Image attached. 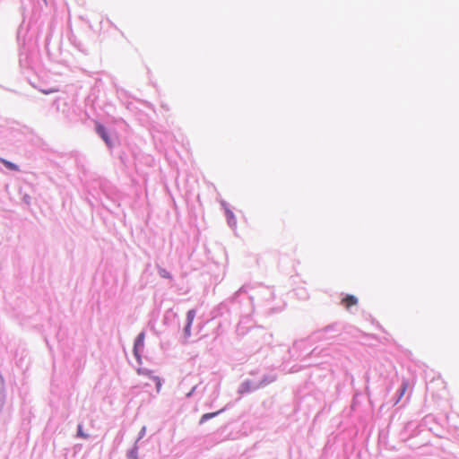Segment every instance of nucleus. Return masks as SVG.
Segmentation results:
<instances>
[{
	"label": "nucleus",
	"instance_id": "nucleus-1",
	"mask_svg": "<svg viewBox=\"0 0 459 459\" xmlns=\"http://www.w3.org/2000/svg\"><path fill=\"white\" fill-rule=\"evenodd\" d=\"M250 289L251 287L249 285L245 284L241 286L230 299L222 304L229 305L230 311L239 314L242 317L237 327L238 335L245 334V330L242 325L243 321L247 319L255 311L254 296L248 294Z\"/></svg>",
	"mask_w": 459,
	"mask_h": 459
},
{
	"label": "nucleus",
	"instance_id": "nucleus-2",
	"mask_svg": "<svg viewBox=\"0 0 459 459\" xmlns=\"http://www.w3.org/2000/svg\"><path fill=\"white\" fill-rule=\"evenodd\" d=\"M276 380L275 374H264L258 381L245 379L238 387V394H244L263 388Z\"/></svg>",
	"mask_w": 459,
	"mask_h": 459
},
{
	"label": "nucleus",
	"instance_id": "nucleus-3",
	"mask_svg": "<svg viewBox=\"0 0 459 459\" xmlns=\"http://www.w3.org/2000/svg\"><path fill=\"white\" fill-rule=\"evenodd\" d=\"M342 329V325L339 322H335L314 332L310 335V339L316 342L329 341L339 336Z\"/></svg>",
	"mask_w": 459,
	"mask_h": 459
},
{
	"label": "nucleus",
	"instance_id": "nucleus-4",
	"mask_svg": "<svg viewBox=\"0 0 459 459\" xmlns=\"http://www.w3.org/2000/svg\"><path fill=\"white\" fill-rule=\"evenodd\" d=\"M254 299H256L258 303L264 307H269L271 301L274 299V290L268 286H260L255 289L254 294Z\"/></svg>",
	"mask_w": 459,
	"mask_h": 459
},
{
	"label": "nucleus",
	"instance_id": "nucleus-5",
	"mask_svg": "<svg viewBox=\"0 0 459 459\" xmlns=\"http://www.w3.org/2000/svg\"><path fill=\"white\" fill-rule=\"evenodd\" d=\"M145 333L141 332L134 340L133 352L138 364H142V352L144 348Z\"/></svg>",
	"mask_w": 459,
	"mask_h": 459
},
{
	"label": "nucleus",
	"instance_id": "nucleus-6",
	"mask_svg": "<svg viewBox=\"0 0 459 459\" xmlns=\"http://www.w3.org/2000/svg\"><path fill=\"white\" fill-rule=\"evenodd\" d=\"M196 311L195 309H190L186 313V323L183 328V343H186L188 338L191 336V327L193 321L195 317Z\"/></svg>",
	"mask_w": 459,
	"mask_h": 459
},
{
	"label": "nucleus",
	"instance_id": "nucleus-7",
	"mask_svg": "<svg viewBox=\"0 0 459 459\" xmlns=\"http://www.w3.org/2000/svg\"><path fill=\"white\" fill-rule=\"evenodd\" d=\"M221 208L224 211V215H225L228 225L232 230H235L237 227V220H236V217H235L231 208L228 205L227 203H221Z\"/></svg>",
	"mask_w": 459,
	"mask_h": 459
},
{
	"label": "nucleus",
	"instance_id": "nucleus-8",
	"mask_svg": "<svg viewBox=\"0 0 459 459\" xmlns=\"http://www.w3.org/2000/svg\"><path fill=\"white\" fill-rule=\"evenodd\" d=\"M137 373L139 375L145 376V377L152 378L155 383L157 393H160L161 385H162V380L160 377H159L157 376H153L152 370L148 369L146 368H137Z\"/></svg>",
	"mask_w": 459,
	"mask_h": 459
},
{
	"label": "nucleus",
	"instance_id": "nucleus-9",
	"mask_svg": "<svg viewBox=\"0 0 459 459\" xmlns=\"http://www.w3.org/2000/svg\"><path fill=\"white\" fill-rule=\"evenodd\" d=\"M96 132L108 145H111L110 139L107 133V130L101 124L96 123Z\"/></svg>",
	"mask_w": 459,
	"mask_h": 459
},
{
	"label": "nucleus",
	"instance_id": "nucleus-10",
	"mask_svg": "<svg viewBox=\"0 0 459 459\" xmlns=\"http://www.w3.org/2000/svg\"><path fill=\"white\" fill-rule=\"evenodd\" d=\"M6 394H5V386H4V379L3 376L0 374V410L3 408L5 403Z\"/></svg>",
	"mask_w": 459,
	"mask_h": 459
},
{
	"label": "nucleus",
	"instance_id": "nucleus-11",
	"mask_svg": "<svg viewBox=\"0 0 459 459\" xmlns=\"http://www.w3.org/2000/svg\"><path fill=\"white\" fill-rule=\"evenodd\" d=\"M225 411V408H222L215 412H209V413H204L201 419H200V421H199V424H204V422H206L207 420L218 416L219 414H221L222 411Z\"/></svg>",
	"mask_w": 459,
	"mask_h": 459
},
{
	"label": "nucleus",
	"instance_id": "nucleus-12",
	"mask_svg": "<svg viewBox=\"0 0 459 459\" xmlns=\"http://www.w3.org/2000/svg\"><path fill=\"white\" fill-rule=\"evenodd\" d=\"M342 303L349 309L351 306L358 303V299L353 295H347L342 301Z\"/></svg>",
	"mask_w": 459,
	"mask_h": 459
},
{
	"label": "nucleus",
	"instance_id": "nucleus-13",
	"mask_svg": "<svg viewBox=\"0 0 459 459\" xmlns=\"http://www.w3.org/2000/svg\"><path fill=\"white\" fill-rule=\"evenodd\" d=\"M127 459H139L138 458V443L134 442V446L126 452Z\"/></svg>",
	"mask_w": 459,
	"mask_h": 459
},
{
	"label": "nucleus",
	"instance_id": "nucleus-14",
	"mask_svg": "<svg viewBox=\"0 0 459 459\" xmlns=\"http://www.w3.org/2000/svg\"><path fill=\"white\" fill-rule=\"evenodd\" d=\"M158 273L159 275L161 277V278H165V279H169L171 280L172 279V275L169 272H168L166 269L164 268H161L160 267L158 269Z\"/></svg>",
	"mask_w": 459,
	"mask_h": 459
},
{
	"label": "nucleus",
	"instance_id": "nucleus-15",
	"mask_svg": "<svg viewBox=\"0 0 459 459\" xmlns=\"http://www.w3.org/2000/svg\"><path fill=\"white\" fill-rule=\"evenodd\" d=\"M77 436L85 439L89 437V435L83 432L82 424L77 426Z\"/></svg>",
	"mask_w": 459,
	"mask_h": 459
},
{
	"label": "nucleus",
	"instance_id": "nucleus-16",
	"mask_svg": "<svg viewBox=\"0 0 459 459\" xmlns=\"http://www.w3.org/2000/svg\"><path fill=\"white\" fill-rule=\"evenodd\" d=\"M145 433H146V427L143 426L141 429L140 432L138 433V437H137L135 443H138L144 437Z\"/></svg>",
	"mask_w": 459,
	"mask_h": 459
},
{
	"label": "nucleus",
	"instance_id": "nucleus-17",
	"mask_svg": "<svg viewBox=\"0 0 459 459\" xmlns=\"http://www.w3.org/2000/svg\"><path fill=\"white\" fill-rule=\"evenodd\" d=\"M2 161L9 169H17V167L14 164H13V163H11V162H9L7 160H3Z\"/></svg>",
	"mask_w": 459,
	"mask_h": 459
},
{
	"label": "nucleus",
	"instance_id": "nucleus-18",
	"mask_svg": "<svg viewBox=\"0 0 459 459\" xmlns=\"http://www.w3.org/2000/svg\"><path fill=\"white\" fill-rule=\"evenodd\" d=\"M251 375L253 376V378H249L250 380H253V381H258L261 377H258L257 373L256 372H251Z\"/></svg>",
	"mask_w": 459,
	"mask_h": 459
},
{
	"label": "nucleus",
	"instance_id": "nucleus-19",
	"mask_svg": "<svg viewBox=\"0 0 459 459\" xmlns=\"http://www.w3.org/2000/svg\"><path fill=\"white\" fill-rule=\"evenodd\" d=\"M195 389H196V385H195V386H194V387L190 390V392H189V393H187L186 397H191V396L194 394V393H195Z\"/></svg>",
	"mask_w": 459,
	"mask_h": 459
},
{
	"label": "nucleus",
	"instance_id": "nucleus-20",
	"mask_svg": "<svg viewBox=\"0 0 459 459\" xmlns=\"http://www.w3.org/2000/svg\"><path fill=\"white\" fill-rule=\"evenodd\" d=\"M269 310H270V312H272V313L279 311L278 309H276V308H274V307H269Z\"/></svg>",
	"mask_w": 459,
	"mask_h": 459
},
{
	"label": "nucleus",
	"instance_id": "nucleus-21",
	"mask_svg": "<svg viewBox=\"0 0 459 459\" xmlns=\"http://www.w3.org/2000/svg\"><path fill=\"white\" fill-rule=\"evenodd\" d=\"M168 319H169V314L167 313V314L164 316V318H163V321H164V323H165V324L167 323Z\"/></svg>",
	"mask_w": 459,
	"mask_h": 459
},
{
	"label": "nucleus",
	"instance_id": "nucleus-22",
	"mask_svg": "<svg viewBox=\"0 0 459 459\" xmlns=\"http://www.w3.org/2000/svg\"><path fill=\"white\" fill-rule=\"evenodd\" d=\"M403 393H404V388H403V389L401 390L400 397L403 394Z\"/></svg>",
	"mask_w": 459,
	"mask_h": 459
},
{
	"label": "nucleus",
	"instance_id": "nucleus-23",
	"mask_svg": "<svg viewBox=\"0 0 459 459\" xmlns=\"http://www.w3.org/2000/svg\"><path fill=\"white\" fill-rule=\"evenodd\" d=\"M54 91H44L45 94H48V93H50V92H53Z\"/></svg>",
	"mask_w": 459,
	"mask_h": 459
},
{
	"label": "nucleus",
	"instance_id": "nucleus-24",
	"mask_svg": "<svg viewBox=\"0 0 459 459\" xmlns=\"http://www.w3.org/2000/svg\"><path fill=\"white\" fill-rule=\"evenodd\" d=\"M315 352H316V349H314V350L311 351V354L313 355V354H315Z\"/></svg>",
	"mask_w": 459,
	"mask_h": 459
},
{
	"label": "nucleus",
	"instance_id": "nucleus-25",
	"mask_svg": "<svg viewBox=\"0 0 459 459\" xmlns=\"http://www.w3.org/2000/svg\"><path fill=\"white\" fill-rule=\"evenodd\" d=\"M298 344H299V342H295V343L293 344V347L295 348Z\"/></svg>",
	"mask_w": 459,
	"mask_h": 459
}]
</instances>
